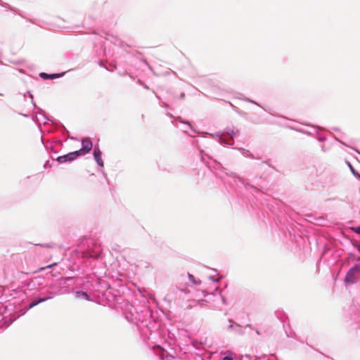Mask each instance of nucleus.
<instances>
[{
    "label": "nucleus",
    "mask_w": 360,
    "mask_h": 360,
    "mask_svg": "<svg viewBox=\"0 0 360 360\" xmlns=\"http://www.w3.org/2000/svg\"><path fill=\"white\" fill-rule=\"evenodd\" d=\"M92 147L93 144L89 139H83L82 140V148L79 150H76L75 152L78 153L79 156L84 155L90 152V150L92 149Z\"/></svg>",
    "instance_id": "f257e3e1"
},
{
    "label": "nucleus",
    "mask_w": 360,
    "mask_h": 360,
    "mask_svg": "<svg viewBox=\"0 0 360 360\" xmlns=\"http://www.w3.org/2000/svg\"><path fill=\"white\" fill-rule=\"evenodd\" d=\"M360 274V267L355 266L352 268L347 274L345 276V281L347 283H354L356 281V276Z\"/></svg>",
    "instance_id": "f03ea898"
},
{
    "label": "nucleus",
    "mask_w": 360,
    "mask_h": 360,
    "mask_svg": "<svg viewBox=\"0 0 360 360\" xmlns=\"http://www.w3.org/2000/svg\"><path fill=\"white\" fill-rule=\"evenodd\" d=\"M78 157H79L78 153H77L75 151H74V152L70 153L68 154L59 156L57 158V161L59 163H64L66 162H71V161L75 160Z\"/></svg>",
    "instance_id": "7ed1b4c3"
},
{
    "label": "nucleus",
    "mask_w": 360,
    "mask_h": 360,
    "mask_svg": "<svg viewBox=\"0 0 360 360\" xmlns=\"http://www.w3.org/2000/svg\"><path fill=\"white\" fill-rule=\"evenodd\" d=\"M101 154H102V153H101L99 147L95 146L94 150V158L99 166L103 167L104 163L101 158Z\"/></svg>",
    "instance_id": "20e7f679"
},
{
    "label": "nucleus",
    "mask_w": 360,
    "mask_h": 360,
    "mask_svg": "<svg viewBox=\"0 0 360 360\" xmlns=\"http://www.w3.org/2000/svg\"><path fill=\"white\" fill-rule=\"evenodd\" d=\"M40 77L44 79H55L60 77V75L58 74H52V75H48L45 72H41L40 74Z\"/></svg>",
    "instance_id": "39448f33"
},
{
    "label": "nucleus",
    "mask_w": 360,
    "mask_h": 360,
    "mask_svg": "<svg viewBox=\"0 0 360 360\" xmlns=\"http://www.w3.org/2000/svg\"><path fill=\"white\" fill-rule=\"evenodd\" d=\"M46 300H48V298L47 297H44V298H41V299H39L37 301H33V302H32L30 303V308H32V307L37 306L38 304L46 301Z\"/></svg>",
    "instance_id": "423d86ee"
},
{
    "label": "nucleus",
    "mask_w": 360,
    "mask_h": 360,
    "mask_svg": "<svg viewBox=\"0 0 360 360\" xmlns=\"http://www.w3.org/2000/svg\"><path fill=\"white\" fill-rule=\"evenodd\" d=\"M188 278L193 283H195L194 276L193 275L188 274Z\"/></svg>",
    "instance_id": "0eeeda50"
},
{
    "label": "nucleus",
    "mask_w": 360,
    "mask_h": 360,
    "mask_svg": "<svg viewBox=\"0 0 360 360\" xmlns=\"http://www.w3.org/2000/svg\"><path fill=\"white\" fill-rule=\"evenodd\" d=\"M56 263H54V264H50V265L47 266H46V268H51V267H52L53 266H54V265H56ZM46 269V267H41L40 269H41V270H44V269Z\"/></svg>",
    "instance_id": "6e6552de"
},
{
    "label": "nucleus",
    "mask_w": 360,
    "mask_h": 360,
    "mask_svg": "<svg viewBox=\"0 0 360 360\" xmlns=\"http://www.w3.org/2000/svg\"><path fill=\"white\" fill-rule=\"evenodd\" d=\"M354 230V231L357 233H360V226L359 227H356V228H354L353 229Z\"/></svg>",
    "instance_id": "1a4fd4ad"
},
{
    "label": "nucleus",
    "mask_w": 360,
    "mask_h": 360,
    "mask_svg": "<svg viewBox=\"0 0 360 360\" xmlns=\"http://www.w3.org/2000/svg\"><path fill=\"white\" fill-rule=\"evenodd\" d=\"M196 303H198V304H203L204 302H205V300H197L195 301Z\"/></svg>",
    "instance_id": "9d476101"
},
{
    "label": "nucleus",
    "mask_w": 360,
    "mask_h": 360,
    "mask_svg": "<svg viewBox=\"0 0 360 360\" xmlns=\"http://www.w3.org/2000/svg\"><path fill=\"white\" fill-rule=\"evenodd\" d=\"M222 360H233L232 357L231 356H224Z\"/></svg>",
    "instance_id": "9b49d317"
},
{
    "label": "nucleus",
    "mask_w": 360,
    "mask_h": 360,
    "mask_svg": "<svg viewBox=\"0 0 360 360\" xmlns=\"http://www.w3.org/2000/svg\"><path fill=\"white\" fill-rule=\"evenodd\" d=\"M357 250L360 252V244L357 246Z\"/></svg>",
    "instance_id": "f8f14e48"
},
{
    "label": "nucleus",
    "mask_w": 360,
    "mask_h": 360,
    "mask_svg": "<svg viewBox=\"0 0 360 360\" xmlns=\"http://www.w3.org/2000/svg\"><path fill=\"white\" fill-rule=\"evenodd\" d=\"M191 308H192V307L191 305L188 306V309H191Z\"/></svg>",
    "instance_id": "ddd939ff"
},
{
    "label": "nucleus",
    "mask_w": 360,
    "mask_h": 360,
    "mask_svg": "<svg viewBox=\"0 0 360 360\" xmlns=\"http://www.w3.org/2000/svg\"><path fill=\"white\" fill-rule=\"evenodd\" d=\"M256 333H257L258 335H259V334H260V333L259 332V330H256Z\"/></svg>",
    "instance_id": "4468645a"
},
{
    "label": "nucleus",
    "mask_w": 360,
    "mask_h": 360,
    "mask_svg": "<svg viewBox=\"0 0 360 360\" xmlns=\"http://www.w3.org/2000/svg\"><path fill=\"white\" fill-rule=\"evenodd\" d=\"M181 98H183V97L184 96V94H182L181 95Z\"/></svg>",
    "instance_id": "2eb2a0df"
}]
</instances>
